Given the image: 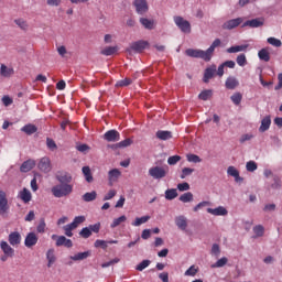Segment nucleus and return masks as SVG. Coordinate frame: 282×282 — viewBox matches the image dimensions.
Listing matches in <instances>:
<instances>
[{
  "mask_svg": "<svg viewBox=\"0 0 282 282\" xmlns=\"http://www.w3.org/2000/svg\"><path fill=\"white\" fill-rule=\"evenodd\" d=\"M155 137L160 141H169L173 138V133L169 130H158Z\"/></svg>",
  "mask_w": 282,
  "mask_h": 282,
  "instance_id": "4be33fe9",
  "label": "nucleus"
},
{
  "mask_svg": "<svg viewBox=\"0 0 282 282\" xmlns=\"http://www.w3.org/2000/svg\"><path fill=\"white\" fill-rule=\"evenodd\" d=\"M139 23L148 31H152L155 29V21L148 18H140Z\"/></svg>",
  "mask_w": 282,
  "mask_h": 282,
  "instance_id": "5701e85b",
  "label": "nucleus"
},
{
  "mask_svg": "<svg viewBox=\"0 0 282 282\" xmlns=\"http://www.w3.org/2000/svg\"><path fill=\"white\" fill-rule=\"evenodd\" d=\"M199 272V268L195 264H192L185 272H184V275L185 276H196Z\"/></svg>",
  "mask_w": 282,
  "mask_h": 282,
  "instance_id": "79ce46f5",
  "label": "nucleus"
},
{
  "mask_svg": "<svg viewBox=\"0 0 282 282\" xmlns=\"http://www.w3.org/2000/svg\"><path fill=\"white\" fill-rule=\"evenodd\" d=\"M95 248H101L102 250H106L108 248V243L106 240L97 239L94 242Z\"/></svg>",
  "mask_w": 282,
  "mask_h": 282,
  "instance_id": "052dcab7",
  "label": "nucleus"
},
{
  "mask_svg": "<svg viewBox=\"0 0 282 282\" xmlns=\"http://www.w3.org/2000/svg\"><path fill=\"white\" fill-rule=\"evenodd\" d=\"M236 63L239 67H246L248 65V59L246 54H239L236 58Z\"/></svg>",
  "mask_w": 282,
  "mask_h": 282,
  "instance_id": "49530a36",
  "label": "nucleus"
},
{
  "mask_svg": "<svg viewBox=\"0 0 282 282\" xmlns=\"http://www.w3.org/2000/svg\"><path fill=\"white\" fill-rule=\"evenodd\" d=\"M221 46V40L215 39L212 45L206 50H194V48H187L185 51L186 56L191 58H200L204 62L208 63L212 61L213 55L215 53V50Z\"/></svg>",
  "mask_w": 282,
  "mask_h": 282,
  "instance_id": "f257e3e1",
  "label": "nucleus"
},
{
  "mask_svg": "<svg viewBox=\"0 0 282 282\" xmlns=\"http://www.w3.org/2000/svg\"><path fill=\"white\" fill-rule=\"evenodd\" d=\"M267 42L273 47H282V41L276 37H268Z\"/></svg>",
  "mask_w": 282,
  "mask_h": 282,
  "instance_id": "4d7b16f0",
  "label": "nucleus"
},
{
  "mask_svg": "<svg viewBox=\"0 0 282 282\" xmlns=\"http://www.w3.org/2000/svg\"><path fill=\"white\" fill-rule=\"evenodd\" d=\"M14 75V69L12 67H8L6 64L0 65V76L4 78H10Z\"/></svg>",
  "mask_w": 282,
  "mask_h": 282,
  "instance_id": "a878e982",
  "label": "nucleus"
},
{
  "mask_svg": "<svg viewBox=\"0 0 282 282\" xmlns=\"http://www.w3.org/2000/svg\"><path fill=\"white\" fill-rule=\"evenodd\" d=\"M45 228H46V223L44 219H41L39 225L36 226V231L39 234H44L45 232Z\"/></svg>",
  "mask_w": 282,
  "mask_h": 282,
  "instance_id": "338daca9",
  "label": "nucleus"
},
{
  "mask_svg": "<svg viewBox=\"0 0 282 282\" xmlns=\"http://www.w3.org/2000/svg\"><path fill=\"white\" fill-rule=\"evenodd\" d=\"M86 221L85 216H75L73 221L69 223L75 229L78 228L79 225L84 224Z\"/></svg>",
  "mask_w": 282,
  "mask_h": 282,
  "instance_id": "a18cd8bd",
  "label": "nucleus"
},
{
  "mask_svg": "<svg viewBox=\"0 0 282 282\" xmlns=\"http://www.w3.org/2000/svg\"><path fill=\"white\" fill-rule=\"evenodd\" d=\"M15 25H18V28L22 29L23 31H26L29 28L28 23L23 19L15 20Z\"/></svg>",
  "mask_w": 282,
  "mask_h": 282,
  "instance_id": "69168bd1",
  "label": "nucleus"
},
{
  "mask_svg": "<svg viewBox=\"0 0 282 282\" xmlns=\"http://www.w3.org/2000/svg\"><path fill=\"white\" fill-rule=\"evenodd\" d=\"M258 57L260 61L264 63H269L271 61L270 52L267 48H262L258 52Z\"/></svg>",
  "mask_w": 282,
  "mask_h": 282,
  "instance_id": "f704fd0d",
  "label": "nucleus"
},
{
  "mask_svg": "<svg viewBox=\"0 0 282 282\" xmlns=\"http://www.w3.org/2000/svg\"><path fill=\"white\" fill-rule=\"evenodd\" d=\"M39 242V237L35 232L31 231L26 234V238H24V246L26 248H33Z\"/></svg>",
  "mask_w": 282,
  "mask_h": 282,
  "instance_id": "4468645a",
  "label": "nucleus"
},
{
  "mask_svg": "<svg viewBox=\"0 0 282 282\" xmlns=\"http://www.w3.org/2000/svg\"><path fill=\"white\" fill-rule=\"evenodd\" d=\"M10 206L8 204L7 193L4 191H0V216H4Z\"/></svg>",
  "mask_w": 282,
  "mask_h": 282,
  "instance_id": "9b49d317",
  "label": "nucleus"
},
{
  "mask_svg": "<svg viewBox=\"0 0 282 282\" xmlns=\"http://www.w3.org/2000/svg\"><path fill=\"white\" fill-rule=\"evenodd\" d=\"M167 175V170L163 166H152L149 169V176L153 180H162Z\"/></svg>",
  "mask_w": 282,
  "mask_h": 282,
  "instance_id": "20e7f679",
  "label": "nucleus"
},
{
  "mask_svg": "<svg viewBox=\"0 0 282 282\" xmlns=\"http://www.w3.org/2000/svg\"><path fill=\"white\" fill-rule=\"evenodd\" d=\"M35 167V161L33 160H26L22 163V166H20V172L22 173H29Z\"/></svg>",
  "mask_w": 282,
  "mask_h": 282,
  "instance_id": "cd10ccee",
  "label": "nucleus"
},
{
  "mask_svg": "<svg viewBox=\"0 0 282 282\" xmlns=\"http://www.w3.org/2000/svg\"><path fill=\"white\" fill-rule=\"evenodd\" d=\"M22 132L26 133L28 135H32L37 132V127L31 123L25 124L22 127Z\"/></svg>",
  "mask_w": 282,
  "mask_h": 282,
  "instance_id": "a19ab883",
  "label": "nucleus"
},
{
  "mask_svg": "<svg viewBox=\"0 0 282 282\" xmlns=\"http://www.w3.org/2000/svg\"><path fill=\"white\" fill-rule=\"evenodd\" d=\"M91 256V251L87 250V251H83V252H77L74 256H70L69 259L72 261H83L88 259Z\"/></svg>",
  "mask_w": 282,
  "mask_h": 282,
  "instance_id": "393cba45",
  "label": "nucleus"
},
{
  "mask_svg": "<svg viewBox=\"0 0 282 282\" xmlns=\"http://www.w3.org/2000/svg\"><path fill=\"white\" fill-rule=\"evenodd\" d=\"M52 240H55V246L56 247H65V248H72L73 247V241L72 239L66 238L65 236H57L53 234L51 236Z\"/></svg>",
  "mask_w": 282,
  "mask_h": 282,
  "instance_id": "39448f33",
  "label": "nucleus"
},
{
  "mask_svg": "<svg viewBox=\"0 0 282 282\" xmlns=\"http://www.w3.org/2000/svg\"><path fill=\"white\" fill-rule=\"evenodd\" d=\"M149 42L148 41H143V40H140V41H135V42H132L130 44V48L127 50V52H135V53H142L144 50H147L149 47Z\"/></svg>",
  "mask_w": 282,
  "mask_h": 282,
  "instance_id": "423d86ee",
  "label": "nucleus"
},
{
  "mask_svg": "<svg viewBox=\"0 0 282 282\" xmlns=\"http://www.w3.org/2000/svg\"><path fill=\"white\" fill-rule=\"evenodd\" d=\"M178 200L184 203V204L192 203L194 200V194L192 192L183 193L178 197Z\"/></svg>",
  "mask_w": 282,
  "mask_h": 282,
  "instance_id": "4c0bfd02",
  "label": "nucleus"
},
{
  "mask_svg": "<svg viewBox=\"0 0 282 282\" xmlns=\"http://www.w3.org/2000/svg\"><path fill=\"white\" fill-rule=\"evenodd\" d=\"M264 24H265L264 18H256V19L247 20L246 22H243L241 28L259 29L264 26Z\"/></svg>",
  "mask_w": 282,
  "mask_h": 282,
  "instance_id": "6e6552de",
  "label": "nucleus"
},
{
  "mask_svg": "<svg viewBox=\"0 0 282 282\" xmlns=\"http://www.w3.org/2000/svg\"><path fill=\"white\" fill-rule=\"evenodd\" d=\"M37 167L41 172H51V160L48 158H42L37 164Z\"/></svg>",
  "mask_w": 282,
  "mask_h": 282,
  "instance_id": "6ab92c4d",
  "label": "nucleus"
},
{
  "mask_svg": "<svg viewBox=\"0 0 282 282\" xmlns=\"http://www.w3.org/2000/svg\"><path fill=\"white\" fill-rule=\"evenodd\" d=\"M248 50V45H235L230 46L226 50L228 54H237L241 52H246Z\"/></svg>",
  "mask_w": 282,
  "mask_h": 282,
  "instance_id": "2f4dec72",
  "label": "nucleus"
},
{
  "mask_svg": "<svg viewBox=\"0 0 282 282\" xmlns=\"http://www.w3.org/2000/svg\"><path fill=\"white\" fill-rule=\"evenodd\" d=\"M51 193L55 198H62L73 193V185L70 184H58L51 188Z\"/></svg>",
  "mask_w": 282,
  "mask_h": 282,
  "instance_id": "f03ea898",
  "label": "nucleus"
},
{
  "mask_svg": "<svg viewBox=\"0 0 282 282\" xmlns=\"http://www.w3.org/2000/svg\"><path fill=\"white\" fill-rule=\"evenodd\" d=\"M127 221V216L126 215H121L119 216L118 218H115L112 220V223L110 224V228L111 229H115L117 228L118 226H120L122 223H126Z\"/></svg>",
  "mask_w": 282,
  "mask_h": 282,
  "instance_id": "37998d69",
  "label": "nucleus"
},
{
  "mask_svg": "<svg viewBox=\"0 0 282 282\" xmlns=\"http://www.w3.org/2000/svg\"><path fill=\"white\" fill-rule=\"evenodd\" d=\"M117 195L116 189H109L108 193L104 196V202L111 200Z\"/></svg>",
  "mask_w": 282,
  "mask_h": 282,
  "instance_id": "0e129e2a",
  "label": "nucleus"
},
{
  "mask_svg": "<svg viewBox=\"0 0 282 282\" xmlns=\"http://www.w3.org/2000/svg\"><path fill=\"white\" fill-rule=\"evenodd\" d=\"M228 263V258L227 257H221L218 259L212 268H224Z\"/></svg>",
  "mask_w": 282,
  "mask_h": 282,
  "instance_id": "603ef678",
  "label": "nucleus"
},
{
  "mask_svg": "<svg viewBox=\"0 0 282 282\" xmlns=\"http://www.w3.org/2000/svg\"><path fill=\"white\" fill-rule=\"evenodd\" d=\"M133 7L135 8V12L139 15H144L149 12L148 0H134Z\"/></svg>",
  "mask_w": 282,
  "mask_h": 282,
  "instance_id": "1a4fd4ad",
  "label": "nucleus"
},
{
  "mask_svg": "<svg viewBox=\"0 0 282 282\" xmlns=\"http://www.w3.org/2000/svg\"><path fill=\"white\" fill-rule=\"evenodd\" d=\"M271 124H272L271 117H270V116H265V117L261 120V124H260V127H259V131H260L261 133L267 132V131L270 129Z\"/></svg>",
  "mask_w": 282,
  "mask_h": 282,
  "instance_id": "b1692460",
  "label": "nucleus"
},
{
  "mask_svg": "<svg viewBox=\"0 0 282 282\" xmlns=\"http://www.w3.org/2000/svg\"><path fill=\"white\" fill-rule=\"evenodd\" d=\"M207 213L213 216H227L228 209L224 206H218L216 208H207Z\"/></svg>",
  "mask_w": 282,
  "mask_h": 282,
  "instance_id": "412c9836",
  "label": "nucleus"
},
{
  "mask_svg": "<svg viewBox=\"0 0 282 282\" xmlns=\"http://www.w3.org/2000/svg\"><path fill=\"white\" fill-rule=\"evenodd\" d=\"M63 230L66 237L72 238L74 236L73 230H75V228L70 224L63 226Z\"/></svg>",
  "mask_w": 282,
  "mask_h": 282,
  "instance_id": "864d4df0",
  "label": "nucleus"
},
{
  "mask_svg": "<svg viewBox=\"0 0 282 282\" xmlns=\"http://www.w3.org/2000/svg\"><path fill=\"white\" fill-rule=\"evenodd\" d=\"M216 73H217V66L216 65H212V66L207 67L204 72L203 82L205 84H208L210 82V79L214 78Z\"/></svg>",
  "mask_w": 282,
  "mask_h": 282,
  "instance_id": "dca6fc26",
  "label": "nucleus"
},
{
  "mask_svg": "<svg viewBox=\"0 0 282 282\" xmlns=\"http://www.w3.org/2000/svg\"><path fill=\"white\" fill-rule=\"evenodd\" d=\"M104 140L107 142H118L120 141V132L111 129L104 133Z\"/></svg>",
  "mask_w": 282,
  "mask_h": 282,
  "instance_id": "ddd939ff",
  "label": "nucleus"
},
{
  "mask_svg": "<svg viewBox=\"0 0 282 282\" xmlns=\"http://www.w3.org/2000/svg\"><path fill=\"white\" fill-rule=\"evenodd\" d=\"M253 234L256 235V237L260 238L263 237L265 234V228L263 225H256L253 227Z\"/></svg>",
  "mask_w": 282,
  "mask_h": 282,
  "instance_id": "09e8293b",
  "label": "nucleus"
},
{
  "mask_svg": "<svg viewBox=\"0 0 282 282\" xmlns=\"http://www.w3.org/2000/svg\"><path fill=\"white\" fill-rule=\"evenodd\" d=\"M177 189H178L180 192H187V191L191 189V185H189V183H187V182L178 183V184H177Z\"/></svg>",
  "mask_w": 282,
  "mask_h": 282,
  "instance_id": "e2e57ef3",
  "label": "nucleus"
},
{
  "mask_svg": "<svg viewBox=\"0 0 282 282\" xmlns=\"http://www.w3.org/2000/svg\"><path fill=\"white\" fill-rule=\"evenodd\" d=\"M0 249H2V252L4 253V256L9 257V258H13L14 257V248H12L7 241L2 240L0 241Z\"/></svg>",
  "mask_w": 282,
  "mask_h": 282,
  "instance_id": "a211bd4d",
  "label": "nucleus"
},
{
  "mask_svg": "<svg viewBox=\"0 0 282 282\" xmlns=\"http://www.w3.org/2000/svg\"><path fill=\"white\" fill-rule=\"evenodd\" d=\"M243 99V96L241 93H235L231 95L230 100L235 106H240L241 101Z\"/></svg>",
  "mask_w": 282,
  "mask_h": 282,
  "instance_id": "de8ad7c7",
  "label": "nucleus"
},
{
  "mask_svg": "<svg viewBox=\"0 0 282 282\" xmlns=\"http://www.w3.org/2000/svg\"><path fill=\"white\" fill-rule=\"evenodd\" d=\"M213 97V90L212 89H205L199 93L198 99L202 101H208Z\"/></svg>",
  "mask_w": 282,
  "mask_h": 282,
  "instance_id": "ea45409f",
  "label": "nucleus"
},
{
  "mask_svg": "<svg viewBox=\"0 0 282 282\" xmlns=\"http://www.w3.org/2000/svg\"><path fill=\"white\" fill-rule=\"evenodd\" d=\"M132 144H133V140L130 139V138H127V139L120 141V142L116 143V144H112L111 149H115V150H117V149H126V148L131 147Z\"/></svg>",
  "mask_w": 282,
  "mask_h": 282,
  "instance_id": "bb28decb",
  "label": "nucleus"
},
{
  "mask_svg": "<svg viewBox=\"0 0 282 282\" xmlns=\"http://www.w3.org/2000/svg\"><path fill=\"white\" fill-rule=\"evenodd\" d=\"M182 160L181 155H172L167 158V164L170 166L176 165Z\"/></svg>",
  "mask_w": 282,
  "mask_h": 282,
  "instance_id": "bf43d9fd",
  "label": "nucleus"
},
{
  "mask_svg": "<svg viewBox=\"0 0 282 282\" xmlns=\"http://www.w3.org/2000/svg\"><path fill=\"white\" fill-rule=\"evenodd\" d=\"M227 174L234 177L236 182L243 181V178L240 177L239 171L235 166H228Z\"/></svg>",
  "mask_w": 282,
  "mask_h": 282,
  "instance_id": "7c9ffc66",
  "label": "nucleus"
},
{
  "mask_svg": "<svg viewBox=\"0 0 282 282\" xmlns=\"http://www.w3.org/2000/svg\"><path fill=\"white\" fill-rule=\"evenodd\" d=\"M19 196L24 204H29L32 200V194L28 188L20 191Z\"/></svg>",
  "mask_w": 282,
  "mask_h": 282,
  "instance_id": "c756f323",
  "label": "nucleus"
},
{
  "mask_svg": "<svg viewBox=\"0 0 282 282\" xmlns=\"http://www.w3.org/2000/svg\"><path fill=\"white\" fill-rule=\"evenodd\" d=\"M221 253L220 246L218 243H214L212 246V254L215 257H219Z\"/></svg>",
  "mask_w": 282,
  "mask_h": 282,
  "instance_id": "774afa93",
  "label": "nucleus"
},
{
  "mask_svg": "<svg viewBox=\"0 0 282 282\" xmlns=\"http://www.w3.org/2000/svg\"><path fill=\"white\" fill-rule=\"evenodd\" d=\"M195 172V169L192 167H183L182 173L180 175L181 180H185L187 176H191Z\"/></svg>",
  "mask_w": 282,
  "mask_h": 282,
  "instance_id": "3c124183",
  "label": "nucleus"
},
{
  "mask_svg": "<svg viewBox=\"0 0 282 282\" xmlns=\"http://www.w3.org/2000/svg\"><path fill=\"white\" fill-rule=\"evenodd\" d=\"M240 86L239 80L234 77V76H229L226 82H225V87L228 90H235L236 88H238Z\"/></svg>",
  "mask_w": 282,
  "mask_h": 282,
  "instance_id": "aec40b11",
  "label": "nucleus"
},
{
  "mask_svg": "<svg viewBox=\"0 0 282 282\" xmlns=\"http://www.w3.org/2000/svg\"><path fill=\"white\" fill-rule=\"evenodd\" d=\"M175 226L182 230V231H186L187 227H188V219L186 216L184 215H180V216H176L175 219Z\"/></svg>",
  "mask_w": 282,
  "mask_h": 282,
  "instance_id": "2eb2a0df",
  "label": "nucleus"
},
{
  "mask_svg": "<svg viewBox=\"0 0 282 282\" xmlns=\"http://www.w3.org/2000/svg\"><path fill=\"white\" fill-rule=\"evenodd\" d=\"M82 172H83V175L85 176V181L87 183H93L94 182V176L91 174V170H90L89 166H83Z\"/></svg>",
  "mask_w": 282,
  "mask_h": 282,
  "instance_id": "e433bc0d",
  "label": "nucleus"
},
{
  "mask_svg": "<svg viewBox=\"0 0 282 282\" xmlns=\"http://www.w3.org/2000/svg\"><path fill=\"white\" fill-rule=\"evenodd\" d=\"M174 24L178 28V30L184 34L192 33L191 22L185 20L183 17L176 15L173 18Z\"/></svg>",
  "mask_w": 282,
  "mask_h": 282,
  "instance_id": "7ed1b4c3",
  "label": "nucleus"
},
{
  "mask_svg": "<svg viewBox=\"0 0 282 282\" xmlns=\"http://www.w3.org/2000/svg\"><path fill=\"white\" fill-rule=\"evenodd\" d=\"M150 264H151V260L144 259L139 264H137L135 270L139 271V272H142L143 270L149 268Z\"/></svg>",
  "mask_w": 282,
  "mask_h": 282,
  "instance_id": "8fccbe9b",
  "label": "nucleus"
},
{
  "mask_svg": "<svg viewBox=\"0 0 282 282\" xmlns=\"http://www.w3.org/2000/svg\"><path fill=\"white\" fill-rule=\"evenodd\" d=\"M133 84V80L129 77H126L123 79H119L116 82L115 87L116 88H124V87H129Z\"/></svg>",
  "mask_w": 282,
  "mask_h": 282,
  "instance_id": "473e14b6",
  "label": "nucleus"
},
{
  "mask_svg": "<svg viewBox=\"0 0 282 282\" xmlns=\"http://www.w3.org/2000/svg\"><path fill=\"white\" fill-rule=\"evenodd\" d=\"M21 241L22 237L19 231H11V234H9V245L18 247L21 245Z\"/></svg>",
  "mask_w": 282,
  "mask_h": 282,
  "instance_id": "f3484780",
  "label": "nucleus"
},
{
  "mask_svg": "<svg viewBox=\"0 0 282 282\" xmlns=\"http://www.w3.org/2000/svg\"><path fill=\"white\" fill-rule=\"evenodd\" d=\"M164 197L166 200H174L178 197V192L176 188H167L164 193Z\"/></svg>",
  "mask_w": 282,
  "mask_h": 282,
  "instance_id": "72a5a7b5",
  "label": "nucleus"
},
{
  "mask_svg": "<svg viewBox=\"0 0 282 282\" xmlns=\"http://www.w3.org/2000/svg\"><path fill=\"white\" fill-rule=\"evenodd\" d=\"M246 170L250 173H253L258 170V164L256 161H248L246 163Z\"/></svg>",
  "mask_w": 282,
  "mask_h": 282,
  "instance_id": "13d9d810",
  "label": "nucleus"
},
{
  "mask_svg": "<svg viewBox=\"0 0 282 282\" xmlns=\"http://www.w3.org/2000/svg\"><path fill=\"white\" fill-rule=\"evenodd\" d=\"M91 235H93V232H91V230H90L89 227H84V228H82L80 231H79V236H80L82 238H84V239L90 238Z\"/></svg>",
  "mask_w": 282,
  "mask_h": 282,
  "instance_id": "6e6d98bb",
  "label": "nucleus"
},
{
  "mask_svg": "<svg viewBox=\"0 0 282 282\" xmlns=\"http://www.w3.org/2000/svg\"><path fill=\"white\" fill-rule=\"evenodd\" d=\"M82 199L85 203H90L97 199V192L96 191H91V192H87L82 196Z\"/></svg>",
  "mask_w": 282,
  "mask_h": 282,
  "instance_id": "c9c22d12",
  "label": "nucleus"
},
{
  "mask_svg": "<svg viewBox=\"0 0 282 282\" xmlns=\"http://www.w3.org/2000/svg\"><path fill=\"white\" fill-rule=\"evenodd\" d=\"M46 260H47V268H52V265L56 262L55 250L53 248L46 251Z\"/></svg>",
  "mask_w": 282,
  "mask_h": 282,
  "instance_id": "c85d7f7f",
  "label": "nucleus"
},
{
  "mask_svg": "<svg viewBox=\"0 0 282 282\" xmlns=\"http://www.w3.org/2000/svg\"><path fill=\"white\" fill-rule=\"evenodd\" d=\"M186 160H187V162L194 163V164H197V163L202 162L200 156L197 155V154H187Z\"/></svg>",
  "mask_w": 282,
  "mask_h": 282,
  "instance_id": "5fc2aeb1",
  "label": "nucleus"
},
{
  "mask_svg": "<svg viewBox=\"0 0 282 282\" xmlns=\"http://www.w3.org/2000/svg\"><path fill=\"white\" fill-rule=\"evenodd\" d=\"M243 23V18H236L228 20L223 23L221 29L225 31H232L237 28H239Z\"/></svg>",
  "mask_w": 282,
  "mask_h": 282,
  "instance_id": "0eeeda50",
  "label": "nucleus"
},
{
  "mask_svg": "<svg viewBox=\"0 0 282 282\" xmlns=\"http://www.w3.org/2000/svg\"><path fill=\"white\" fill-rule=\"evenodd\" d=\"M55 178L61 185H69L73 181L72 174L65 171L56 172Z\"/></svg>",
  "mask_w": 282,
  "mask_h": 282,
  "instance_id": "9d476101",
  "label": "nucleus"
},
{
  "mask_svg": "<svg viewBox=\"0 0 282 282\" xmlns=\"http://www.w3.org/2000/svg\"><path fill=\"white\" fill-rule=\"evenodd\" d=\"M122 173L119 169H111L108 171V184L113 186L115 183L121 177Z\"/></svg>",
  "mask_w": 282,
  "mask_h": 282,
  "instance_id": "f8f14e48",
  "label": "nucleus"
},
{
  "mask_svg": "<svg viewBox=\"0 0 282 282\" xmlns=\"http://www.w3.org/2000/svg\"><path fill=\"white\" fill-rule=\"evenodd\" d=\"M117 53V47L115 46H107L104 50L100 51V54L102 56H112Z\"/></svg>",
  "mask_w": 282,
  "mask_h": 282,
  "instance_id": "c03bdc74",
  "label": "nucleus"
},
{
  "mask_svg": "<svg viewBox=\"0 0 282 282\" xmlns=\"http://www.w3.org/2000/svg\"><path fill=\"white\" fill-rule=\"evenodd\" d=\"M46 148L50 151H56L57 150V144L52 138H46Z\"/></svg>",
  "mask_w": 282,
  "mask_h": 282,
  "instance_id": "680f3d73",
  "label": "nucleus"
},
{
  "mask_svg": "<svg viewBox=\"0 0 282 282\" xmlns=\"http://www.w3.org/2000/svg\"><path fill=\"white\" fill-rule=\"evenodd\" d=\"M150 219H151L150 216L137 217V218L134 219V221L131 223V225H132L133 227H140L141 225L147 224Z\"/></svg>",
  "mask_w": 282,
  "mask_h": 282,
  "instance_id": "58836bf2",
  "label": "nucleus"
}]
</instances>
